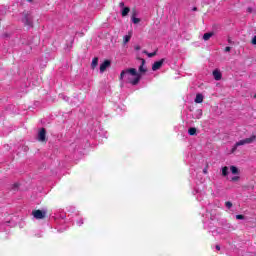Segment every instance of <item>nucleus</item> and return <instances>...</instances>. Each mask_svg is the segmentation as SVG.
<instances>
[{"mask_svg":"<svg viewBox=\"0 0 256 256\" xmlns=\"http://www.w3.org/2000/svg\"><path fill=\"white\" fill-rule=\"evenodd\" d=\"M141 61V65L139 66V73H147V68H145V59L138 58Z\"/></svg>","mask_w":256,"mask_h":256,"instance_id":"6e6552de","label":"nucleus"},{"mask_svg":"<svg viewBox=\"0 0 256 256\" xmlns=\"http://www.w3.org/2000/svg\"><path fill=\"white\" fill-rule=\"evenodd\" d=\"M143 53H145V55H147V57H155V55H157V51H154L152 53L147 52V50H144Z\"/></svg>","mask_w":256,"mask_h":256,"instance_id":"a211bd4d","label":"nucleus"},{"mask_svg":"<svg viewBox=\"0 0 256 256\" xmlns=\"http://www.w3.org/2000/svg\"><path fill=\"white\" fill-rule=\"evenodd\" d=\"M131 20L135 25H137V23H141V19L137 18V10L135 9L132 10Z\"/></svg>","mask_w":256,"mask_h":256,"instance_id":"0eeeda50","label":"nucleus"},{"mask_svg":"<svg viewBox=\"0 0 256 256\" xmlns=\"http://www.w3.org/2000/svg\"><path fill=\"white\" fill-rule=\"evenodd\" d=\"M207 167H208V166H206V167L203 169V173H204L205 175H207Z\"/></svg>","mask_w":256,"mask_h":256,"instance_id":"bb28decb","label":"nucleus"},{"mask_svg":"<svg viewBox=\"0 0 256 256\" xmlns=\"http://www.w3.org/2000/svg\"><path fill=\"white\" fill-rule=\"evenodd\" d=\"M163 63H165V59L154 62V64L152 65V71H159V69L163 67Z\"/></svg>","mask_w":256,"mask_h":256,"instance_id":"39448f33","label":"nucleus"},{"mask_svg":"<svg viewBox=\"0 0 256 256\" xmlns=\"http://www.w3.org/2000/svg\"><path fill=\"white\" fill-rule=\"evenodd\" d=\"M38 141L40 143H47V130L45 128H41L38 132Z\"/></svg>","mask_w":256,"mask_h":256,"instance_id":"20e7f679","label":"nucleus"},{"mask_svg":"<svg viewBox=\"0 0 256 256\" xmlns=\"http://www.w3.org/2000/svg\"><path fill=\"white\" fill-rule=\"evenodd\" d=\"M254 99H256V94L254 95Z\"/></svg>","mask_w":256,"mask_h":256,"instance_id":"2f4dec72","label":"nucleus"},{"mask_svg":"<svg viewBox=\"0 0 256 256\" xmlns=\"http://www.w3.org/2000/svg\"><path fill=\"white\" fill-rule=\"evenodd\" d=\"M240 177L239 176H234L231 178V181H233L234 183L239 181Z\"/></svg>","mask_w":256,"mask_h":256,"instance_id":"aec40b11","label":"nucleus"},{"mask_svg":"<svg viewBox=\"0 0 256 256\" xmlns=\"http://www.w3.org/2000/svg\"><path fill=\"white\" fill-rule=\"evenodd\" d=\"M251 43H252V45H256V35L252 38Z\"/></svg>","mask_w":256,"mask_h":256,"instance_id":"4be33fe9","label":"nucleus"},{"mask_svg":"<svg viewBox=\"0 0 256 256\" xmlns=\"http://www.w3.org/2000/svg\"><path fill=\"white\" fill-rule=\"evenodd\" d=\"M247 12H248V13H253V8L248 7V8H247Z\"/></svg>","mask_w":256,"mask_h":256,"instance_id":"393cba45","label":"nucleus"},{"mask_svg":"<svg viewBox=\"0 0 256 256\" xmlns=\"http://www.w3.org/2000/svg\"><path fill=\"white\" fill-rule=\"evenodd\" d=\"M125 75H127L128 83H130V85H138L139 82L141 81V73L137 72V69L135 68L122 70V72L120 73L119 80L123 81V77H125Z\"/></svg>","mask_w":256,"mask_h":256,"instance_id":"f257e3e1","label":"nucleus"},{"mask_svg":"<svg viewBox=\"0 0 256 256\" xmlns=\"http://www.w3.org/2000/svg\"><path fill=\"white\" fill-rule=\"evenodd\" d=\"M222 175H223V177H227V175H229V167L224 166L222 168Z\"/></svg>","mask_w":256,"mask_h":256,"instance_id":"dca6fc26","label":"nucleus"},{"mask_svg":"<svg viewBox=\"0 0 256 256\" xmlns=\"http://www.w3.org/2000/svg\"><path fill=\"white\" fill-rule=\"evenodd\" d=\"M129 41H131V34L125 35L123 37V43L124 45H127V43H129Z\"/></svg>","mask_w":256,"mask_h":256,"instance_id":"4468645a","label":"nucleus"},{"mask_svg":"<svg viewBox=\"0 0 256 256\" xmlns=\"http://www.w3.org/2000/svg\"><path fill=\"white\" fill-rule=\"evenodd\" d=\"M192 11H197V7H194V8L192 9Z\"/></svg>","mask_w":256,"mask_h":256,"instance_id":"c756f323","label":"nucleus"},{"mask_svg":"<svg viewBox=\"0 0 256 256\" xmlns=\"http://www.w3.org/2000/svg\"><path fill=\"white\" fill-rule=\"evenodd\" d=\"M22 15V23H24L25 27H33V17H31V14L24 11Z\"/></svg>","mask_w":256,"mask_h":256,"instance_id":"f03ea898","label":"nucleus"},{"mask_svg":"<svg viewBox=\"0 0 256 256\" xmlns=\"http://www.w3.org/2000/svg\"><path fill=\"white\" fill-rule=\"evenodd\" d=\"M28 3H31V1H33V0H26Z\"/></svg>","mask_w":256,"mask_h":256,"instance_id":"7c9ffc66","label":"nucleus"},{"mask_svg":"<svg viewBox=\"0 0 256 256\" xmlns=\"http://www.w3.org/2000/svg\"><path fill=\"white\" fill-rule=\"evenodd\" d=\"M188 133L189 135L193 136V135H197V128L195 127H191L188 129Z\"/></svg>","mask_w":256,"mask_h":256,"instance_id":"2eb2a0df","label":"nucleus"},{"mask_svg":"<svg viewBox=\"0 0 256 256\" xmlns=\"http://www.w3.org/2000/svg\"><path fill=\"white\" fill-rule=\"evenodd\" d=\"M203 99V94H197L195 98V103H201Z\"/></svg>","mask_w":256,"mask_h":256,"instance_id":"f3484780","label":"nucleus"},{"mask_svg":"<svg viewBox=\"0 0 256 256\" xmlns=\"http://www.w3.org/2000/svg\"><path fill=\"white\" fill-rule=\"evenodd\" d=\"M98 65H99V58L98 57H94L92 59L91 68L95 69V67H97Z\"/></svg>","mask_w":256,"mask_h":256,"instance_id":"9d476101","label":"nucleus"},{"mask_svg":"<svg viewBox=\"0 0 256 256\" xmlns=\"http://www.w3.org/2000/svg\"><path fill=\"white\" fill-rule=\"evenodd\" d=\"M224 51H225L226 53H229V51H231V47H229V46L225 47Z\"/></svg>","mask_w":256,"mask_h":256,"instance_id":"5701e85b","label":"nucleus"},{"mask_svg":"<svg viewBox=\"0 0 256 256\" xmlns=\"http://www.w3.org/2000/svg\"><path fill=\"white\" fill-rule=\"evenodd\" d=\"M236 219L242 220V219H245V216L242 214H238V215H236Z\"/></svg>","mask_w":256,"mask_h":256,"instance_id":"412c9836","label":"nucleus"},{"mask_svg":"<svg viewBox=\"0 0 256 256\" xmlns=\"http://www.w3.org/2000/svg\"><path fill=\"white\" fill-rule=\"evenodd\" d=\"M135 51H141V46L136 45V46H135Z\"/></svg>","mask_w":256,"mask_h":256,"instance_id":"b1692460","label":"nucleus"},{"mask_svg":"<svg viewBox=\"0 0 256 256\" xmlns=\"http://www.w3.org/2000/svg\"><path fill=\"white\" fill-rule=\"evenodd\" d=\"M131 11V8L124 7L122 10V17H127L129 15V12Z\"/></svg>","mask_w":256,"mask_h":256,"instance_id":"9b49d317","label":"nucleus"},{"mask_svg":"<svg viewBox=\"0 0 256 256\" xmlns=\"http://www.w3.org/2000/svg\"><path fill=\"white\" fill-rule=\"evenodd\" d=\"M111 67V61L110 60H105L101 65H100V73H105L107 71V68Z\"/></svg>","mask_w":256,"mask_h":256,"instance_id":"423d86ee","label":"nucleus"},{"mask_svg":"<svg viewBox=\"0 0 256 256\" xmlns=\"http://www.w3.org/2000/svg\"><path fill=\"white\" fill-rule=\"evenodd\" d=\"M230 171L233 175H239V168H237L236 166H231Z\"/></svg>","mask_w":256,"mask_h":256,"instance_id":"ddd939ff","label":"nucleus"},{"mask_svg":"<svg viewBox=\"0 0 256 256\" xmlns=\"http://www.w3.org/2000/svg\"><path fill=\"white\" fill-rule=\"evenodd\" d=\"M14 187L17 189V187H19V184H14Z\"/></svg>","mask_w":256,"mask_h":256,"instance_id":"c85d7f7f","label":"nucleus"},{"mask_svg":"<svg viewBox=\"0 0 256 256\" xmlns=\"http://www.w3.org/2000/svg\"><path fill=\"white\" fill-rule=\"evenodd\" d=\"M225 205L227 209H231V207H233V203H231L230 201L225 202Z\"/></svg>","mask_w":256,"mask_h":256,"instance_id":"6ab92c4d","label":"nucleus"},{"mask_svg":"<svg viewBox=\"0 0 256 256\" xmlns=\"http://www.w3.org/2000/svg\"><path fill=\"white\" fill-rule=\"evenodd\" d=\"M216 249H217V251H221V246L220 245H216Z\"/></svg>","mask_w":256,"mask_h":256,"instance_id":"cd10ccee","label":"nucleus"},{"mask_svg":"<svg viewBox=\"0 0 256 256\" xmlns=\"http://www.w3.org/2000/svg\"><path fill=\"white\" fill-rule=\"evenodd\" d=\"M212 74H213L215 81H221V79L223 77V74H221V71L214 70Z\"/></svg>","mask_w":256,"mask_h":256,"instance_id":"1a4fd4ad","label":"nucleus"},{"mask_svg":"<svg viewBox=\"0 0 256 256\" xmlns=\"http://www.w3.org/2000/svg\"><path fill=\"white\" fill-rule=\"evenodd\" d=\"M213 35H214L213 32L205 33V34L203 35L204 41H209V39H211V37H212Z\"/></svg>","mask_w":256,"mask_h":256,"instance_id":"f8f14e48","label":"nucleus"},{"mask_svg":"<svg viewBox=\"0 0 256 256\" xmlns=\"http://www.w3.org/2000/svg\"><path fill=\"white\" fill-rule=\"evenodd\" d=\"M119 7H125V3L124 2H120L119 3Z\"/></svg>","mask_w":256,"mask_h":256,"instance_id":"a878e982","label":"nucleus"},{"mask_svg":"<svg viewBox=\"0 0 256 256\" xmlns=\"http://www.w3.org/2000/svg\"><path fill=\"white\" fill-rule=\"evenodd\" d=\"M32 215H33L34 219H38V220L45 219L47 217V211L33 210Z\"/></svg>","mask_w":256,"mask_h":256,"instance_id":"7ed1b4c3","label":"nucleus"}]
</instances>
